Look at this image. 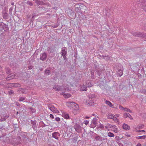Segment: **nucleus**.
<instances>
[{
	"label": "nucleus",
	"instance_id": "7",
	"mask_svg": "<svg viewBox=\"0 0 146 146\" xmlns=\"http://www.w3.org/2000/svg\"><path fill=\"white\" fill-rule=\"evenodd\" d=\"M132 34L134 36L136 37H144V34L140 32H132Z\"/></svg>",
	"mask_w": 146,
	"mask_h": 146
},
{
	"label": "nucleus",
	"instance_id": "35",
	"mask_svg": "<svg viewBox=\"0 0 146 146\" xmlns=\"http://www.w3.org/2000/svg\"><path fill=\"white\" fill-rule=\"evenodd\" d=\"M124 111H126L129 112L130 113L132 112V111L131 110L126 108H125Z\"/></svg>",
	"mask_w": 146,
	"mask_h": 146
},
{
	"label": "nucleus",
	"instance_id": "31",
	"mask_svg": "<svg viewBox=\"0 0 146 146\" xmlns=\"http://www.w3.org/2000/svg\"><path fill=\"white\" fill-rule=\"evenodd\" d=\"M92 123L94 125H96L97 124V121L96 118H94L92 121Z\"/></svg>",
	"mask_w": 146,
	"mask_h": 146
},
{
	"label": "nucleus",
	"instance_id": "46",
	"mask_svg": "<svg viewBox=\"0 0 146 146\" xmlns=\"http://www.w3.org/2000/svg\"><path fill=\"white\" fill-rule=\"evenodd\" d=\"M16 105L18 106H20V104L18 102H16L15 103Z\"/></svg>",
	"mask_w": 146,
	"mask_h": 146
},
{
	"label": "nucleus",
	"instance_id": "15",
	"mask_svg": "<svg viewBox=\"0 0 146 146\" xmlns=\"http://www.w3.org/2000/svg\"><path fill=\"white\" fill-rule=\"evenodd\" d=\"M123 128L125 130H129L130 129V127L127 124L124 123L123 125Z\"/></svg>",
	"mask_w": 146,
	"mask_h": 146
},
{
	"label": "nucleus",
	"instance_id": "63",
	"mask_svg": "<svg viewBox=\"0 0 146 146\" xmlns=\"http://www.w3.org/2000/svg\"><path fill=\"white\" fill-rule=\"evenodd\" d=\"M11 10H12V9H11V8L10 9L9 11H10Z\"/></svg>",
	"mask_w": 146,
	"mask_h": 146
},
{
	"label": "nucleus",
	"instance_id": "34",
	"mask_svg": "<svg viewBox=\"0 0 146 146\" xmlns=\"http://www.w3.org/2000/svg\"><path fill=\"white\" fill-rule=\"evenodd\" d=\"M6 71L7 74H9L10 73V70L8 68H6Z\"/></svg>",
	"mask_w": 146,
	"mask_h": 146
},
{
	"label": "nucleus",
	"instance_id": "44",
	"mask_svg": "<svg viewBox=\"0 0 146 146\" xmlns=\"http://www.w3.org/2000/svg\"><path fill=\"white\" fill-rule=\"evenodd\" d=\"M55 120L56 121H60V118H59V117H57L56 118Z\"/></svg>",
	"mask_w": 146,
	"mask_h": 146
},
{
	"label": "nucleus",
	"instance_id": "62",
	"mask_svg": "<svg viewBox=\"0 0 146 146\" xmlns=\"http://www.w3.org/2000/svg\"><path fill=\"white\" fill-rule=\"evenodd\" d=\"M11 5H13V3H11Z\"/></svg>",
	"mask_w": 146,
	"mask_h": 146
},
{
	"label": "nucleus",
	"instance_id": "45",
	"mask_svg": "<svg viewBox=\"0 0 146 146\" xmlns=\"http://www.w3.org/2000/svg\"><path fill=\"white\" fill-rule=\"evenodd\" d=\"M83 123L86 125H87L88 123L89 122L88 121L86 120L84 121V122Z\"/></svg>",
	"mask_w": 146,
	"mask_h": 146
},
{
	"label": "nucleus",
	"instance_id": "55",
	"mask_svg": "<svg viewBox=\"0 0 146 146\" xmlns=\"http://www.w3.org/2000/svg\"><path fill=\"white\" fill-rule=\"evenodd\" d=\"M126 136H127V137H130V136H131L130 135H129V134H128V135H126Z\"/></svg>",
	"mask_w": 146,
	"mask_h": 146
},
{
	"label": "nucleus",
	"instance_id": "2",
	"mask_svg": "<svg viewBox=\"0 0 146 146\" xmlns=\"http://www.w3.org/2000/svg\"><path fill=\"white\" fill-rule=\"evenodd\" d=\"M61 54L64 60L66 59V56L67 54V49L65 47H63L62 48Z\"/></svg>",
	"mask_w": 146,
	"mask_h": 146
},
{
	"label": "nucleus",
	"instance_id": "54",
	"mask_svg": "<svg viewBox=\"0 0 146 146\" xmlns=\"http://www.w3.org/2000/svg\"><path fill=\"white\" fill-rule=\"evenodd\" d=\"M114 131L116 133H117V129H115V130H114Z\"/></svg>",
	"mask_w": 146,
	"mask_h": 146
},
{
	"label": "nucleus",
	"instance_id": "47",
	"mask_svg": "<svg viewBox=\"0 0 146 146\" xmlns=\"http://www.w3.org/2000/svg\"><path fill=\"white\" fill-rule=\"evenodd\" d=\"M5 84V82L3 81H2V82H0V85H3Z\"/></svg>",
	"mask_w": 146,
	"mask_h": 146
},
{
	"label": "nucleus",
	"instance_id": "28",
	"mask_svg": "<svg viewBox=\"0 0 146 146\" xmlns=\"http://www.w3.org/2000/svg\"><path fill=\"white\" fill-rule=\"evenodd\" d=\"M3 27V28L5 31H6L8 29V27L7 25H6L4 24Z\"/></svg>",
	"mask_w": 146,
	"mask_h": 146
},
{
	"label": "nucleus",
	"instance_id": "53",
	"mask_svg": "<svg viewBox=\"0 0 146 146\" xmlns=\"http://www.w3.org/2000/svg\"><path fill=\"white\" fill-rule=\"evenodd\" d=\"M136 146H141V145L140 143H138L137 145Z\"/></svg>",
	"mask_w": 146,
	"mask_h": 146
},
{
	"label": "nucleus",
	"instance_id": "36",
	"mask_svg": "<svg viewBox=\"0 0 146 146\" xmlns=\"http://www.w3.org/2000/svg\"><path fill=\"white\" fill-rule=\"evenodd\" d=\"M1 19H0V21H1ZM3 25H4V23H3L0 22V28H1L0 29L1 30H2V29L3 28H2L1 27H3Z\"/></svg>",
	"mask_w": 146,
	"mask_h": 146
},
{
	"label": "nucleus",
	"instance_id": "1",
	"mask_svg": "<svg viewBox=\"0 0 146 146\" xmlns=\"http://www.w3.org/2000/svg\"><path fill=\"white\" fill-rule=\"evenodd\" d=\"M68 106L71 107L72 108H74L75 110H78V105L74 102H66Z\"/></svg>",
	"mask_w": 146,
	"mask_h": 146
},
{
	"label": "nucleus",
	"instance_id": "51",
	"mask_svg": "<svg viewBox=\"0 0 146 146\" xmlns=\"http://www.w3.org/2000/svg\"><path fill=\"white\" fill-rule=\"evenodd\" d=\"M33 67L31 66H29L28 67L29 69V70L31 69H32Z\"/></svg>",
	"mask_w": 146,
	"mask_h": 146
},
{
	"label": "nucleus",
	"instance_id": "20",
	"mask_svg": "<svg viewBox=\"0 0 146 146\" xmlns=\"http://www.w3.org/2000/svg\"><path fill=\"white\" fill-rule=\"evenodd\" d=\"M123 74V69H118V74L119 76L121 77Z\"/></svg>",
	"mask_w": 146,
	"mask_h": 146
},
{
	"label": "nucleus",
	"instance_id": "52",
	"mask_svg": "<svg viewBox=\"0 0 146 146\" xmlns=\"http://www.w3.org/2000/svg\"><path fill=\"white\" fill-rule=\"evenodd\" d=\"M110 127V128H112V127L115 128V127H116V126L115 125H113V126L111 125Z\"/></svg>",
	"mask_w": 146,
	"mask_h": 146
},
{
	"label": "nucleus",
	"instance_id": "59",
	"mask_svg": "<svg viewBox=\"0 0 146 146\" xmlns=\"http://www.w3.org/2000/svg\"><path fill=\"white\" fill-rule=\"evenodd\" d=\"M89 118V117H87V116H86V119H88V118Z\"/></svg>",
	"mask_w": 146,
	"mask_h": 146
},
{
	"label": "nucleus",
	"instance_id": "60",
	"mask_svg": "<svg viewBox=\"0 0 146 146\" xmlns=\"http://www.w3.org/2000/svg\"><path fill=\"white\" fill-rule=\"evenodd\" d=\"M105 128H106V129H107V128H108V127H107V126H105Z\"/></svg>",
	"mask_w": 146,
	"mask_h": 146
},
{
	"label": "nucleus",
	"instance_id": "4",
	"mask_svg": "<svg viewBox=\"0 0 146 146\" xmlns=\"http://www.w3.org/2000/svg\"><path fill=\"white\" fill-rule=\"evenodd\" d=\"M95 139L96 141H103L104 140H106L107 139V137L103 136V137H100L98 135H97L95 137Z\"/></svg>",
	"mask_w": 146,
	"mask_h": 146
},
{
	"label": "nucleus",
	"instance_id": "48",
	"mask_svg": "<svg viewBox=\"0 0 146 146\" xmlns=\"http://www.w3.org/2000/svg\"><path fill=\"white\" fill-rule=\"evenodd\" d=\"M91 77L92 78H93L94 77V73L93 72H92L91 73Z\"/></svg>",
	"mask_w": 146,
	"mask_h": 146
},
{
	"label": "nucleus",
	"instance_id": "21",
	"mask_svg": "<svg viewBox=\"0 0 146 146\" xmlns=\"http://www.w3.org/2000/svg\"><path fill=\"white\" fill-rule=\"evenodd\" d=\"M12 86L15 87H21V85L20 84L17 83H11Z\"/></svg>",
	"mask_w": 146,
	"mask_h": 146
},
{
	"label": "nucleus",
	"instance_id": "3",
	"mask_svg": "<svg viewBox=\"0 0 146 146\" xmlns=\"http://www.w3.org/2000/svg\"><path fill=\"white\" fill-rule=\"evenodd\" d=\"M48 108L51 111L54 113H58V111L57 109L52 105L50 104H48Z\"/></svg>",
	"mask_w": 146,
	"mask_h": 146
},
{
	"label": "nucleus",
	"instance_id": "6",
	"mask_svg": "<svg viewBox=\"0 0 146 146\" xmlns=\"http://www.w3.org/2000/svg\"><path fill=\"white\" fill-rule=\"evenodd\" d=\"M64 87L60 86L58 85H55L53 87V89L57 91H65L66 89L63 88Z\"/></svg>",
	"mask_w": 146,
	"mask_h": 146
},
{
	"label": "nucleus",
	"instance_id": "13",
	"mask_svg": "<svg viewBox=\"0 0 146 146\" xmlns=\"http://www.w3.org/2000/svg\"><path fill=\"white\" fill-rule=\"evenodd\" d=\"M55 50V48L54 46H52L48 47V52L50 53L53 52Z\"/></svg>",
	"mask_w": 146,
	"mask_h": 146
},
{
	"label": "nucleus",
	"instance_id": "61",
	"mask_svg": "<svg viewBox=\"0 0 146 146\" xmlns=\"http://www.w3.org/2000/svg\"><path fill=\"white\" fill-rule=\"evenodd\" d=\"M47 15H49V16H50V15L49 14H47Z\"/></svg>",
	"mask_w": 146,
	"mask_h": 146
},
{
	"label": "nucleus",
	"instance_id": "50",
	"mask_svg": "<svg viewBox=\"0 0 146 146\" xmlns=\"http://www.w3.org/2000/svg\"><path fill=\"white\" fill-rule=\"evenodd\" d=\"M50 117L52 118H54V116L52 114H50Z\"/></svg>",
	"mask_w": 146,
	"mask_h": 146
},
{
	"label": "nucleus",
	"instance_id": "16",
	"mask_svg": "<svg viewBox=\"0 0 146 146\" xmlns=\"http://www.w3.org/2000/svg\"><path fill=\"white\" fill-rule=\"evenodd\" d=\"M35 1L37 5H43L44 4V2L42 1V0H33Z\"/></svg>",
	"mask_w": 146,
	"mask_h": 146
},
{
	"label": "nucleus",
	"instance_id": "49",
	"mask_svg": "<svg viewBox=\"0 0 146 146\" xmlns=\"http://www.w3.org/2000/svg\"><path fill=\"white\" fill-rule=\"evenodd\" d=\"M27 3H28V4L29 5H30V6H32L33 5L32 3L29 1L28 2H27Z\"/></svg>",
	"mask_w": 146,
	"mask_h": 146
},
{
	"label": "nucleus",
	"instance_id": "27",
	"mask_svg": "<svg viewBox=\"0 0 146 146\" xmlns=\"http://www.w3.org/2000/svg\"><path fill=\"white\" fill-rule=\"evenodd\" d=\"M146 138V135H143L141 136H138L136 137V138L139 139H145Z\"/></svg>",
	"mask_w": 146,
	"mask_h": 146
},
{
	"label": "nucleus",
	"instance_id": "11",
	"mask_svg": "<svg viewBox=\"0 0 146 146\" xmlns=\"http://www.w3.org/2000/svg\"><path fill=\"white\" fill-rule=\"evenodd\" d=\"M47 56L46 53L45 52H44L40 55V59L42 61L46 59Z\"/></svg>",
	"mask_w": 146,
	"mask_h": 146
},
{
	"label": "nucleus",
	"instance_id": "43",
	"mask_svg": "<svg viewBox=\"0 0 146 146\" xmlns=\"http://www.w3.org/2000/svg\"><path fill=\"white\" fill-rule=\"evenodd\" d=\"M119 108L121 110H124V109L125 108H124L123 107L121 106H119Z\"/></svg>",
	"mask_w": 146,
	"mask_h": 146
},
{
	"label": "nucleus",
	"instance_id": "64",
	"mask_svg": "<svg viewBox=\"0 0 146 146\" xmlns=\"http://www.w3.org/2000/svg\"><path fill=\"white\" fill-rule=\"evenodd\" d=\"M11 10H12V9H11V8L10 9L9 11H10Z\"/></svg>",
	"mask_w": 146,
	"mask_h": 146
},
{
	"label": "nucleus",
	"instance_id": "33",
	"mask_svg": "<svg viewBox=\"0 0 146 146\" xmlns=\"http://www.w3.org/2000/svg\"><path fill=\"white\" fill-rule=\"evenodd\" d=\"M113 119L116 122H118V120L117 119V118L116 117L115 115H114L113 116Z\"/></svg>",
	"mask_w": 146,
	"mask_h": 146
},
{
	"label": "nucleus",
	"instance_id": "56",
	"mask_svg": "<svg viewBox=\"0 0 146 146\" xmlns=\"http://www.w3.org/2000/svg\"><path fill=\"white\" fill-rule=\"evenodd\" d=\"M5 76L4 75H3V77H2V78L0 77V78L1 79H3V78H5Z\"/></svg>",
	"mask_w": 146,
	"mask_h": 146
},
{
	"label": "nucleus",
	"instance_id": "19",
	"mask_svg": "<svg viewBox=\"0 0 146 146\" xmlns=\"http://www.w3.org/2000/svg\"><path fill=\"white\" fill-rule=\"evenodd\" d=\"M44 72L45 74L47 76L51 74L50 71L47 68L45 70Z\"/></svg>",
	"mask_w": 146,
	"mask_h": 146
},
{
	"label": "nucleus",
	"instance_id": "41",
	"mask_svg": "<svg viewBox=\"0 0 146 146\" xmlns=\"http://www.w3.org/2000/svg\"><path fill=\"white\" fill-rule=\"evenodd\" d=\"M6 118H7L6 117H3V118L1 117V119H0V120L1 121H5L6 120Z\"/></svg>",
	"mask_w": 146,
	"mask_h": 146
},
{
	"label": "nucleus",
	"instance_id": "25",
	"mask_svg": "<svg viewBox=\"0 0 146 146\" xmlns=\"http://www.w3.org/2000/svg\"><path fill=\"white\" fill-rule=\"evenodd\" d=\"M106 103L110 107H112L113 106V105L112 103L110 101L108 100H106Z\"/></svg>",
	"mask_w": 146,
	"mask_h": 146
},
{
	"label": "nucleus",
	"instance_id": "5",
	"mask_svg": "<svg viewBox=\"0 0 146 146\" xmlns=\"http://www.w3.org/2000/svg\"><path fill=\"white\" fill-rule=\"evenodd\" d=\"M137 1L140 2V6L143 9H146V0H137Z\"/></svg>",
	"mask_w": 146,
	"mask_h": 146
},
{
	"label": "nucleus",
	"instance_id": "30",
	"mask_svg": "<svg viewBox=\"0 0 146 146\" xmlns=\"http://www.w3.org/2000/svg\"><path fill=\"white\" fill-rule=\"evenodd\" d=\"M108 135L109 137H113L114 136V135L111 132H109L108 133Z\"/></svg>",
	"mask_w": 146,
	"mask_h": 146
},
{
	"label": "nucleus",
	"instance_id": "24",
	"mask_svg": "<svg viewBox=\"0 0 146 146\" xmlns=\"http://www.w3.org/2000/svg\"><path fill=\"white\" fill-rule=\"evenodd\" d=\"M86 85L87 87H91L92 85L91 82L89 81H86Z\"/></svg>",
	"mask_w": 146,
	"mask_h": 146
},
{
	"label": "nucleus",
	"instance_id": "22",
	"mask_svg": "<svg viewBox=\"0 0 146 146\" xmlns=\"http://www.w3.org/2000/svg\"><path fill=\"white\" fill-rule=\"evenodd\" d=\"M16 75H12L11 76H9L8 77L6 78V79L7 80H11L12 79H13L14 78H15Z\"/></svg>",
	"mask_w": 146,
	"mask_h": 146
},
{
	"label": "nucleus",
	"instance_id": "40",
	"mask_svg": "<svg viewBox=\"0 0 146 146\" xmlns=\"http://www.w3.org/2000/svg\"><path fill=\"white\" fill-rule=\"evenodd\" d=\"M103 58L105 59H109L110 58V57L108 56H103Z\"/></svg>",
	"mask_w": 146,
	"mask_h": 146
},
{
	"label": "nucleus",
	"instance_id": "14",
	"mask_svg": "<svg viewBox=\"0 0 146 146\" xmlns=\"http://www.w3.org/2000/svg\"><path fill=\"white\" fill-rule=\"evenodd\" d=\"M60 94L63 95L65 98H68L71 96V95L70 94L67 93L62 92Z\"/></svg>",
	"mask_w": 146,
	"mask_h": 146
},
{
	"label": "nucleus",
	"instance_id": "58",
	"mask_svg": "<svg viewBox=\"0 0 146 146\" xmlns=\"http://www.w3.org/2000/svg\"><path fill=\"white\" fill-rule=\"evenodd\" d=\"M57 26H56V25H54V26H53V27L54 28H56V27H57Z\"/></svg>",
	"mask_w": 146,
	"mask_h": 146
},
{
	"label": "nucleus",
	"instance_id": "32",
	"mask_svg": "<svg viewBox=\"0 0 146 146\" xmlns=\"http://www.w3.org/2000/svg\"><path fill=\"white\" fill-rule=\"evenodd\" d=\"M114 115L113 114H109L107 116L108 119H113Z\"/></svg>",
	"mask_w": 146,
	"mask_h": 146
},
{
	"label": "nucleus",
	"instance_id": "10",
	"mask_svg": "<svg viewBox=\"0 0 146 146\" xmlns=\"http://www.w3.org/2000/svg\"><path fill=\"white\" fill-rule=\"evenodd\" d=\"M60 134L58 132H55L52 133V137L56 139H58L60 136Z\"/></svg>",
	"mask_w": 146,
	"mask_h": 146
},
{
	"label": "nucleus",
	"instance_id": "26",
	"mask_svg": "<svg viewBox=\"0 0 146 146\" xmlns=\"http://www.w3.org/2000/svg\"><path fill=\"white\" fill-rule=\"evenodd\" d=\"M144 127V125L143 124H140L138 125L136 129L138 128V129H141L143 128Z\"/></svg>",
	"mask_w": 146,
	"mask_h": 146
},
{
	"label": "nucleus",
	"instance_id": "8",
	"mask_svg": "<svg viewBox=\"0 0 146 146\" xmlns=\"http://www.w3.org/2000/svg\"><path fill=\"white\" fill-rule=\"evenodd\" d=\"M96 97L95 96L94 94H91L89 96V100H88L87 101V102H88L90 105H92V103H90L89 101H93L94 100V99Z\"/></svg>",
	"mask_w": 146,
	"mask_h": 146
},
{
	"label": "nucleus",
	"instance_id": "37",
	"mask_svg": "<svg viewBox=\"0 0 146 146\" xmlns=\"http://www.w3.org/2000/svg\"><path fill=\"white\" fill-rule=\"evenodd\" d=\"M99 126H98L97 127L98 128H100L102 129H104V125L102 124H100L99 125Z\"/></svg>",
	"mask_w": 146,
	"mask_h": 146
},
{
	"label": "nucleus",
	"instance_id": "12",
	"mask_svg": "<svg viewBox=\"0 0 146 146\" xmlns=\"http://www.w3.org/2000/svg\"><path fill=\"white\" fill-rule=\"evenodd\" d=\"M123 117L125 118H127V117H129L131 119H133L129 113H124Z\"/></svg>",
	"mask_w": 146,
	"mask_h": 146
},
{
	"label": "nucleus",
	"instance_id": "9",
	"mask_svg": "<svg viewBox=\"0 0 146 146\" xmlns=\"http://www.w3.org/2000/svg\"><path fill=\"white\" fill-rule=\"evenodd\" d=\"M74 127L77 132H79L81 130V126L79 124L77 123H76L74 125Z\"/></svg>",
	"mask_w": 146,
	"mask_h": 146
},
{
	"label": "nucleus",
	"instance_id": "38",
	"mask_svg": "<svg viewBox=\"0 0 146 146\" xmlns=\"http://www.w3.org/2000/svg\"><path fill=\"white\" fill-rule=\"evenodd\" d=\"M25 98H23V97H21V98H20L19 100V101L21 102V101H23L25 100Z\"/></svg>",
	"mask_w": 146,
	"mask_h": 146
},
{
	"label": "nucleus",
	"instance_id": "17",
	"mask_svg": "<svg viewBox=\"0 0 146 146\" xmlns=\"http://www.w3.org/2000/svg\"><path fill=\"white\" fill-rule=\"evenodd\" d=\"M62 117L65 119H68L69 118V116L68 114L66 113L63 112L62 113Z\"/></svg>",
	"mask_w": 146,
	"mask_h": 146
},
{
	"label": "nucleus",
	"instance_id": "42",
	"mask_svg": "<svg viewBox=\"0 0 146 146\" xmlns=\"http://www.w3.org/2000/svg\"><path fill=\"white\" fill-rule=\"evenodd\" d=\"M13 93H14V92L13 90H10L8 92V94L10 95H11V94H13Z\"/></svg>",
	"mask_w": 146,
	"mask_h": 146
},
{
	"label": "nucleus",
	"instance_id": "18",
	"mask_svg": "<svg viewBox=\"0 0 146 146\" xmlns=\"http://www.w3.org/2000/svg\"><path fill=\"white\" fill-rule=\"evenodd\" d=\"M87 88L86 85L83 84L82 85L80 88V90L81 91H87Z\"/></svg>",
	"mask_w": 146,
	"mask_h": 146
},
{
	"label": "nucleus",
	"instance_id": "23",
	"mask_svg": "<svg viewBox=\"0 0 146 146\" xmlns=\"http://www.w3.org/2000/svg\"><path fill=\"white\" fill-rule=\"evenodd\" d=\"M16 75H12L11 76H9L8 77L6 78V79L7 80H11L12 79H13L14 78H15Z\"/></svg>",
	"mask_w": 146,
	"mask_h": 146
},
{
	"label": "nucleus",
	"instance_id": "29",
	"mask_svg": "<svg viewBox=\"0 0 146 146\" xmlns=\"http://www.w3.org/2000/svg\"><path fill=\"white\" fill-rule=\"evenodd\" d=\"M3 17L4 19H7L8 17V14L6 13H4L3 15Z\"/></svg>",
	"mask_w": 146,
	"mask_h": 146
},
{
	"label": "nucleus",
	"instance_id": "39",
	"mask_svg": "<svg viewBox=\"0 0 146 146\" xmlns=\"http://www.w3.org/2000/svg\"><path fill=\"white\" fill-rule=\"evenodd\" d=\"M136 130V131L137 132L140 133V132H145V131L144 130H137V129H135Z\"/></svg>",
	"mask_w": 146,
	"mask_h": 146
},
{
	"label": "nucleus",
	"instance_id": "57",
	"mask_svg": "<svg viewBox=\"0 0 146 146\" xmlns=\"http://www.w3.org/2000/svg\"><path fill=\"white\" fill-rule=\"evenodd\" d=\"M115 115L117 117H118L119 116V115L118 114L116 115Z\"/></svg>",
	"mask_w": 146,
	"mask_h": 146
}]
</instances>
